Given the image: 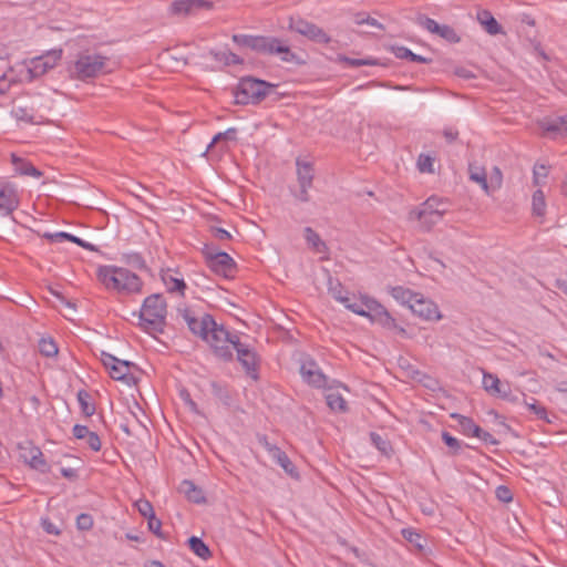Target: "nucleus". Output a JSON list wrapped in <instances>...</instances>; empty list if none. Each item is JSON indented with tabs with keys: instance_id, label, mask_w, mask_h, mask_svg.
<instances>
[{
	"instance_id": "a211bd4d",
	"label": "nucleus",
	"mask_w": 567,
	"mask_h": 567,
	"mask_svg": "<svg viewBox=\"0 0 567 567\" xmlns=\"http://www.w3.org/2000/svg\"><path fill=\"white\" fill-rule=\"evenodd\" d=\"M410 309L415 316L427 321H439L442 319L437 305L421 293H417L412 305H410Z\"/></svg>"
},
{
	"instance_id": "09e8293b",
	"label": "nucleus",
	"mask_w": 567,
	"mask_h": 567,
	"mask_svg": "<svg viewBox=\"0 0 567 567\" xmlns=\"http://www.w3.org/2000/svg\"><path fill=\"white\" fill-rule=\"evenodd\" d=\"M525 404L539 420L547 417L546 408L538 404L535 399H532V402L525 401Z\"/></svg>"
},
{
	"instance_id": "4d7b16f0",
	"label": "nucleus",
	"mask_w": 567,
	"mask_h": 567,
	"mask_svg": "<svg viewBox=\"0 0 567 567\" xmlns=\"http://www.w3.org/2000/svg\"><path fill=\"white\" fill-rule=\"evenodd\" d=\"M72 433L76 440H84L86 435L90 433V430L85 425L75 424L73 426Z\"/></svg>"
},
{
	"instance_id": "4468645a",
	"label": "nucleus",
	"mask_w": 567,
	"mask_h": 567,
	"mask_svg": "<svg viewBox=\"0 0 567 567\" xmlns=\"http://www.w3.org/2000/svg\"><path fill=\"white\" fill-rule=\"evenodd\" d=\"M416 23L430 33L436 34L449 43H458L461 41V37L454 28L447 24H440L434 19L424 14H419L416 17Z\"/></svg>"
},
{
	"instance_id": "2eb2a0df",
	"label": "nucleus",
	"mask_w": 567,
	"mask_h": 567,
	"mask_svg": "<svg viewBox=\"0 0 567 567\" xmlns=\"http://www.w3.org/2000/svg\"><path fill=\"white\" fill-rule=\"evenodd\" d=\"M19 449L21 451V457L25 464H28L31 468L39 471L40 473H49L50 466L44 458V455L40 447L34 445L32 442H25L24 444H20Z\"/></svg>"
},
{
	"instance_id": "39448f33",
	"label": "nucleus",
	"mask_w": 567,
	"mask_h": 567,
	"mask_svg": "<svg viewBox=\"0 0 567 567\" xmlns=\"http://www.w3.org/2000/svg\"><path fill=\"white\" fill-rule=\"evenodd\" d=\"M107 58L93 51L80 52L69 65L71 78L87 81L105 72Z\"/></svg>"
},
{
	"instance_id": "58836bf2",
	"label": "nucleus",
	"mask_w": 567,
	"mask_h": 567,
	"mask_svg": "<svg viewBox=\"0 0 567 567\" xmlns=\"http://www.w3.org/2000/svg\"><path fill=\"white\" fill-rule=\"evenodd\" d=\"M76 398L82 413L85 416H92L95 413V405L90 402V394L86 391L81 390L78 392Z\"/></svg>"
},
{
	"instance_id": "338daca9",
	"label": "nucleus",
	"mask_w": 567,
	"mask_h": 567,
	"mask_svg": "<svg viewBox=\"0 0 567 567\" xmlns=\"http://www.w3.org/2000/svg\"><path fill=\"white\" fill-rule=\"evenodd\" d=\"M61 474L63 477L69 478V480H74L78 476L76 471L71 467H62Z\"/></svg>"
},
{
	"instance_id": "f03ea898",
	"label": "nucleus",
	"mask_w": 567,
	"mask_h": 567,
	"mask_svg": "<svg viewBox=\"0 0 567 567\" xmlns=\"http://www.w3.org/2000/svg\"><path fill=\"white\" fill-rule=\"evenodd\" d=\"M233 41L239 47L265 55H279L284 62H299L298 56L290 50L286 41L276 37L234 34Z\"/></svg>"
},
{
	"instance_id": "5701e85b",
	"label": "nucleus",
	"mask_w": 567,
	"mask_h": 567,
	"mask_svg": "<svg viewBox=\"0 0 567 567\" xmlns=\"http://www.w3.org/2000/svg\"><path fill=\"white\" fill-rule=\"evenodd\" d=\"M43 237L51 243H60L62 240H69L70 243H74L78 246H80L89 251H96V247L93 244L85 241L82 238L76 237L72 234H69L66 231H58V233H53V234L45 233V234H43Z\"/></svg>"
},
{
	"instance_id": "20e7f679",
	"label": "nucleus",
	"mask_w": 567,
	"mask_h": 567,
	"mask_svg": "<svg viewBox=\"0 0 567 567\" xmlns=\"http://www.w3.org/2000/svg\"><path fill=\"white\" fill-rule=\"evenodd\" d=\"M99 278L107 289L118 292L136 293L143 286L137 275L123 267L102 266L99 269Z\"/></svg>"
},
{
	"instance_id": "7c9ffc66",
	"label": "nucleus",
	"mask_w": 567,
	"mask_h": 567,
	"mask_svg": "<svg viewBox=\"0 0 567 567\" xmlns=\"http://www.w3.org/2000/svg\"><path fill=\"white\" fill-rule=\"evenodd\" d=\"M390 293L398 302L410 308V305H412L419 292H414L411 289L404 288L402 286H396L390 288Z\"/></svg>"
},
{
	"instance_id": "e433bc0d",
	"label": "nucleus",
	"mask_w": 567,
	"mask_h": 567,
	"mask_svg": "<svg viewBox=\"0 0 567 567\" xmlns=\"http://www.w3.org/2000/svg\"><path fill=\"white\" fill-rule=\"evenodd\" d=\"M370 440L372 445L380 451L383 455L390 456L392 453V445L390 441L382 435L371 432L370 433Z\"/></svg>"
},
{
	"instance_id": "1a4fd4ad",
	"label": "nucleus",
	"mask_w": 567,
	"mask_h": 567,
	"mask_svg": "<svg viewBox=\"0 0 567 567\" xmlns=\"http://www.w3.org/2000/svg\"><path fill=\"white\" fill-rule=\"evenodd\" d=\"M101 361L103 365L109 370L112 379L123 381L126 384L135 383V377L131 370L135 368V364L127 360H121L113 354L102 351Z\"/></svg>"
},
{
	"instance_id": "052dcab7",
	"label": "nucleus",
	"mask_w": 567,
	"mask_h": 567,
	"mask_svg": "<svg viewBox=\"0 0 567 567\" xmlns=\"http://www.w3.org/2000/svg\"><path fill=\"white\" fill-rule=\"evenodd\" d=\"M443 136L445 137L447 143H453L458 137V131L454 127H445L443 130Z\"/></svg>"
},
{
	"instance_id": "412c9836",
	"label": "nucleus",
	"mask_w": 567,
	"mask_h": 567,
	"mask_svg": "<svg viewBox=\"0 0 567 567\" xmlns=\"http://www.w3.org/2000/svg\"><path fill=\"white\" fill-rule=\"evenodd\" d=\"M210 8L212 3L207 0H176L171 3L169 11L175 16H188Z\"/></svg>"
},
{
	"instance_id": "8fccbe9b",
	"label": "nucleus",
	"mask_w": 567,
	"mask_h": 567,
	"mask_svg": "<svg viewBox=\"0 0 567 567\" xmlns=\"http://www.w3.org/2000/svg\"><path fill=\"white\" fill-rule=\"evenodd\" d=\"M76 527L80 530H89L93 527V518L90 514H80L76 517Z\"/></svg>"
},
{
	"instance_id": "b1692460",
	"label": "nucleus",
	"mask_w": 567,
	"mask_h": 567,
	"mask_svg": "<svg viewBox=\"0 0 567 567\" xmlns=\"http://www.w3.org/2000/svg\"><path fill=\"white\" fill-rule=\"evenodd\" d=\"M297 181L299 187H312L315 178V169L310 162L301 161L297 158Z\"/></svg>"
},
{
	"instance_id": "0e129e2a",
	"label": "nucleus",
	"mask_w": 567,
	"mask_h": 567,
	"mask_svg": "<svg viewBox=\"0 0 567 567\" xmlns=\"http://www.w3.org/2000/svg\"><path fill=\"white\" fill-rule=\"evenodd\" d=\"M497 497L503 502H509L512 501V494L511 491L506 486H499L497 488Z\"/></svg>"
},
{
	"instance_id": "864d4df0",
	"label": "nucleus",
	"mask_w": 567,
	"mask_h": 567,
	"mask_svg": "<svg viewBox=\"0 0 567 567\" xmlns=\"http://www.w3.org/2000/svg\"><path fill=\"white\" fill-rule=\"evenodd\" d=\"M84 441L92 451L99 452L101 450V439L95 432L90 431Z\"/></svg>"
},
{
	"instance_id": "680f3d73",
	"label": "nucleus",
	"mask_w": 567,
	"mask_h": 567,
	"mask_svg": "<svg viewBox=\"0 0 567 567\" xmlns=\"http://www.w3.org/2000/svg\"><path fill=\"white\" fill-rule=\"evenodd\" d=\"M310 188L311 187H299V190L295 194V197L301 203H308L310 200Z\"/></svg>"
},
{
	"instance_id": "de8ad7c7",
	"label": "nucleus",
	"mask_w": 567,
	"mask_h": 567,
	"mask_svg": "<svg viewBox=\"0 0 567 567\" xmlns=\"http://www.w3.org/2000/svg\"><path fill=\"white\" fill-rule=\"evenodd\" d=\"M470 178L481 185V187L488 193V184L486 179V174L484 169L476 168L475 171H471Z\"/></svg>"
},
{
	"instance_id": "aec40b11",
	"label": "nucleus",
	"mask_w": 567,
	"mask_h": 567,
	"mask_svg": "<svg viewBox=\"0 0 567 567\" xmlns=\"http://www.w3.org/2000/svg\"><path fill=\"white\" fill-rule=\"evenodd\" d=\"M300 373L308 384L315 388H324L327 378L313 360H305L300 365Z\"/></svg>"
},
{
	"instance_id": "f704fd0d",
	"label": "nucleus",
	"mask_w": 567,
	"mask_h": 567,
	"mask_svg": "<svg viewBox=\"0 0 567 567\" xmlns=\"http://www.w3.org/2000/svg\"><path fill=\"white\" fill-rule=\"evenodd\" d=\"M188 545L190 550L202 559H208L212 556L208 546L199 537L192 536Z\"/></svg>"
},
{
	"instance_id": "423d86ee",
	"label": "nucleus",
	"mask_w": 567,
	"mask_h": 567,
	"mask_svg": "<svg viewBox=\"0 0 567 567\" xmlns=\"http://www.w3.org/2000/svg\"><path fill=\"white\" fill-rule=\"evenodd\" d=\"M62 58V50L54 49L18 65L19 82H32L53 69Z\"/></svg>"
},
{
	"instance_id": "0eeeda50",
	"label": "nucleus",
	"mask_w": 567,
	"mask_h": 567,
	"mask_svg": "<svg viewBox=\"0 0 567 567\" xmlns=\"http://www.w3.org/2000/svg\"><path fill=\"white\" fill-rule=\"evenodd\" d=\"M203 340L209 344L216 357L229 361L233 359V349L240 341V338L236 332H230L215 321V327L209 329Z\"/></svg>"
},
{
	"instance_id": "4be33fe9",
	"label": "nucleus",
	"mask_w": 567,
	"mask_h": 567,
	"mask_svg": "<svg viewBox=\"0 0 567 567\" xmlns=\"http://www.w3.org/2000/svg\"><path fill=\"white\" fill-rule=\"evenodd\" d=\"M162 281L169 293L185 295L187 288L184 279L176 276V271L172 269L163 270L161 274Z\"/></svg>"
},
{
	"instance_id": "7ed1b4c3",
	"label": "nucleus",
	"mask_w": 567,
	"mask_h": 567,
	"mask_svg": "<svg viewBox=\"0 0 567 567\" xmlns=\"http://www.w3.org/2000/svg\"><path fill=\"white\" fill-rule=\"evenodd\" d=\"M276 87L277 84L254 76H244L233 89L234 102L237 105H257L275 92Z\"/></svg>"
},
{
	"instance_id": "603ef678",
	"label": "nucleus",
	"mask_w": 567,
	"mask_h": 567,
	"mask_svg": "<svg viewBox=\"0 0 567 567\" xmlns=\"http://www.w3.org/2000/svg\"><path fill=\"white\" fill-rule=\"evenodd\" d=\"M148 529L155 534L157 537L164 539L165 536L162 533V522L154 515L147 518Z\"/></svg>"
},
{
	"instance_id": "79ce46f5",
	"label": "nucleus",
	"mask_w": 567,
	"mask_h": 567,
	"mask_svg": "<svg viewBox=\"0 0 567 567\" xmlns=\"http://www.w3.org/2000/svg\"><path fill=\"white\" fill-rule=\"evenodd\" d=\"M122 260L130 267L138 270L146 269V262L138 252L124 254Z\"/></svg>"
},
{
	"instance_id": "c756f323",
	"label": "nucleus",
	"mask_w": 567,
	"mask_h": 567,
	"mask_svg": "<svg viewBox=\"0 0 567 567\" xmlns=\"http://www.w3.org/2000/svg\"><path fill=\"white\" fill-rule=\"evenodd\" d=\"M12 164L14 166V172L19 175L32 176L35 178H39L42 175V173L30 162L19 158L16 155H12Z\"/></svg>"
},
{
	"instance_id": "69168bd1",
	"label": "nucleus",
	"mask_w": 567,
	"mask_h": 567,
	"mask_svg": "<svg viewBox=\"0 0 567 567\" xmlns=\"http://www.w3.org/2000/svg\"><path fill=\"white\" fill-rule=\"evenodd\" d=\"M215 252H221L220 250H218L214 245H208L206 244L203 248V255L205 257V260H206V264L209 262L210 260V256L214 255Z\"/></svg>"
},
{
	"instance_id": "a878e982",
	"label": "nucleus",
	"mask_w": 567,
	"mask_h": 567,
	"mask_svg": "<svg viewBox=\"0 0 567 567\" xmlns=\"http://www.w3.org/2000/svg\"><path fill=\"white\" fill-rule=\"evenodd\" d=\"M451 417L457 422L461 432L466 436L475 437V435L481 432V427L468 416L453 413Z\"/></svg>"
},
{
	"instance_id": "c03bdc74",
	"label": "nucleus",
	"mask_w": 567,
	"mask_h": 567,
	"mask_svg": "<svg viewBox=\"0 0 567 567\" xmlns=\"http://www.w3.org/2000/svg\"><path fill=\"white\" fill-rule=\"evenodd\" d=\"M434 158L426 154H421L417 158V168L421 173L434 172Z\"/></svg>"
},
{
	"instance_id": "13d9d810",
	"label": "nucleus",
	"mask_w": 567,
	"mask_h": 567,
	"mask_svg": "<svg viewBox=\"0 0 567 567\" xmlns=\"http://www.w3.org/2000/svg\"><path fill=\"white\" fill-rule=\"evenodd\" d=\"M486 444L497 445L498 441L488 432L481 429V432L475 435Z\"/></svg>"
},
{
	"instance_id": "f257e3e1",
	"label": "nucleus",
	"mask_w": 567,
	"mask_h": 567,
	"mask_svg": "<svg viewBox=\"0 0 567 567\" xmlns=\"http://www.w3.org/2000/svg\"><path fill=\"white\" fill-rule=\"evenodd\" d=\"M329 293L348 310L353 313L368 318L372 323L382 328L395 331L401 336L406 333L405 329L396 323V320L390 312L374 298L362 295L359 298H350L344 291L339 280L329 279Z\"/></svg>"
},
{
	"instance_id": "473e14b6",
	"label": "nucleus",
	"mask_w": 567,
	"mask_h": 567,
	"mask_svg": "<svg viewBox=\"0 0 567 567\" xmlns=\"http://www.w3.org/2000/svg\"><path fill=\"white\" fill-rule=\"evenodd\" d=\"M558 122V116L553 120L545 118L540 122V127L544 132L548 133L553 137H566L567 132H565L563 128L564 126Z\"/></svg>"
},
{
	"instance_id": "6e6d98bb",
	"label": "nucleus",
	"mask_w": 567,
	"mask_h": 567,
	"mask_svg": "<svg viewBox=\"0 0 567 567\" xmlns=\"http://www.w3.org/2000/svg\"><path fill=\"white\" fill-rule=\"evenodd\" d=\"M41 526L47 534L58 536L61 533L60 528L49 518H41Z\"/></svg>"
},
{
	"instance_id": "5fc2aeb1",
	"label": "nucleus",
	"mask_w": 567,
	"mask_h": 567,
	"mask_svg": "<svg viewBox=\"0 0 567 567\" xmlns=\"http://www.w3.org/2000/svg\"><path fill=\"white\" fill-rule=\"evenodd\" d=\"M210 233L213 237L219 241H227L231 239L230 233L220 227H212Z\"/></svg>"
},
{
	"instance_id": "f3484780",
	"label": "nucleus",
	"mask_w": 567,
	"mask_h": 567,
	"mask_svg": "<svg viewBox=\"0 0 567 567\" xmlns=\"http://www.w3.org/2000/svg\"><path fill=\"white\" fill-rule=\"evenodd\" d=\"M483 389L492 396L503 400L515 401L516 398L512 396V390L508 382H502L497 375L483 372L482 380Z\"/></svg>"
},
{
	"instance_id": "c85d7f7f",
	"label": "nucleus",
	"mask_w": 567,
	"mask_h": 567,
	"mask_svg": "<svg viewBox=\"0 0 567 567\" xmlns=\"http://www.w3.org/2000/svg\"><path fill=\"white\" fill-rule=\"evenodd\" d=\"M401 534L406 542L414 546L417 553L422 554L424 551L426 547V539L422 534L411 527L403 528Z\"/></svg>"
},
{
	"instance_id": "774afa93",
	"label": "nucleus",
	"mask_w": 567,
	"mask_h": 567,
	"mask_svg": "<svg viewBox=\"0 0 567 567\" xmlns=\"http://www.w3.org/2000/svg\"><path fill=\"white\" fill-rule=\"evenodd\" d=\"M221 136L226 140H235L237 130L235 127H230L226 130L225 132H220Z\"/></svg>"
},
{
	"instance_id": "e2e57ef3",
	"label": "nucleus",
	"mask_w": 567,
	"mask_h": 567,
	"mask_svg": "<svg viewBox=\"0 0 567 567\" xmlns=\"http://www.w3.org/2000/svg\"><path fill=\"white\" fill-rule=\"evenodd\" d=\"M547 167L545 165H539L534 168V184L539 185V177L547 176Z\"/></svg>"
},
{
	"instance_id": "393cba45",
	"label": "nucleus",
	"mask_w": 567,
	"mask_h": 567,
	"mask_svg": "<svg viewBox=\"0 0 567 567\" xmlns=\"http://www.w3.org/2000/svg\"><path fill=\"white\" fill-rule=\"evenodd\" d=\"M178 489L189 502L202 504L206 501L203 489L189 480H184Z\"/></svg>"
},
{
	"instance_id": "6ab92c4d",
	"label": "nucleus",
	"mask_w": 567,
	"mask_h": 567,
	"mask_svg": "<svg viewBox=\"0 0 567 567\" xmlns=\"http://www.w3.org/2000/svg\"><path fill=\"white\" fill-rule=\"evenodd\" d=\"M207 266L213 272L225 278H233L236 274V262L225 251L212 255Z\"/></svg>"
},
{
	"instance_id": "c9c22d12",
	"label": "nucleus",
	"mask_w": 567,
	"mask_h": 567,
	"mask_svg": "<svg viewBox=\"0 0 567 567\" xmlns=\"http://www.w3.org/2000/svg\"><path fill=\"white\" fill-rule=\"evenodd\" d=\"M326 401L328 406L336 412H346L347 411V402L343 396L338 392H328L326 394Z\"/></svg>"
},
{
	"instance_id": "bb28decb",
	"label": "nucleus",
	"mask_w": 567,
	"mask_h": 567,
	"mask_svg": "<svg viewBox=\"0 0 567 567\" xmlns=\"http://www.w3.org/2000/svg\"><path fill=\"white\" fill-rule=\"evenodd\" d=\"M208 54L216 61V62H219V63H223L224 65L228 66V65H237V64H243L244 63V60L238 56L237 54L228 51V50H215V49H212L208 51Z\"/></svg>"
},
{
	"instance_id": "a18cd8bd",
	"label": "nucleus",
	"mask_w": 567,
	"mask_h": 567,
	"mask_svg": "<svg viewBox=\"0 0 567 567\" xmlns=\"http://www.w3.org/2000/svg\"><path fill=\"white\" fill-rule=\"evenodd\" d=\"M135 506L138 513L145 518H150L155 515L153 505L147 499H138L135 503Z\"/></svg>"
},
{
	"instance_id": "9d476101",
	"label": "nucleus",
	"mask_w": 567,
	"mask_h": 567,
	"mask_svg": "<svg viewBox=\"0 0 567 567\" xmlns=\"http://www.w3.org/2000/svg\"><path fill=\"white\" fill-rule=\"evenodd\" d=\"M447 202L436 196L429 197L417 210L416 217L420 221L432 227L437 224L447 213Z\"/></svg>"
},
{
	"instance_id": "ddd939ff",
	"label": "nucleus",
	"mask_w": 567,
	"mask_h": 567,
	"mask_svg": "<svg viewBox=\"0 0 567 567\" xmlns=\"http://www.w3.org/2000/svg\"><path fill=\"white\" fill-rule=\"evenodd\" d=\"M20 205V196L16 184L0 178V214L10 216Z\"/></svg>"
},
{
	"instance_id": "cd10ccee",
	"label": "nucleus",
	"mask_w": 567,
	"mask_h": 567,
	"mask_svg": "<svg viewBox=\"0 0 567 567\" xmlns=\"http://www.w3.org/2000/svg\"><path fill=\"white\" fill-rule=\"evenodd\" d=\"M477 20L485 28V31L491 35H496L502 32V27L497 22V20L493 17V14L483 10L477 13Z\"/></svg>"
},
{
	"instance_id": "6e6552de",
	"label": "nucleus",
	"mask_w": 567,
	"mask_h": 567,
	"mask_svg": "<svg viewBox=\"0 0 567 567\" xmlns=\"http://www.w3.org/2000/svg\"><path fill=\"white\" fill-rule=\"evenodd\" d=\"M166 301L159 293H154L145 298L140 312L142 324L146 329L162 332L166 319Z\"/></svg>"
},
{
	"instance_id": "49530a36",
	"label": "nucleus",
	"mask_w": 567,
	"mask_h": 567,
	"mask_svg": "<svg viewBox=\"0 0 567 567\" xmlns=\"http://www.w3.org/2000/svg\"><path fill=\"white\" fill-rule=\"evenodd\" d=\"M442 440L452 450L453 454H457L461 451V441L452 436L449 432H442Z\"/></svg>"
},
{
	"instance_id": "4c0bfd02",
	"label": "nucleus",
	"mask_w": 567,
	"mask_h": 567,
	"mask_svg": "<svg viewBox=\"0 0 567 567\" xmlns=\"http://www.w3.org/2000/svg\"><path fill=\"white\" fill-rule=\"evenodd\" d=\"M533 214L538 217H544L546 213V200L542 189H537L532 198Z\"/></svg>"
},
{
	"instance_id": "2f4dec72",
	"label": "nucleus",
	"mask_w": 567,
	"mask_h": 567,
	"mask_svg": "<svg viewBox=\"0 0 567 567\" xmlns=\"http://www.w3.org/2000/svg\"><path fill=\"white\" fill-rule=\"evenodd\" d=\"M305 239L307 244L318 254L327 251L326 243L320 238L319 234L311 227L305 228Z\"/></svg>"
},
{
	"instance_id": "ea45409f",
	"label": "nucleus",
	"mask_w": 567,
	"mask_h": 567,
	"mask_svg": "<svg viewBox=\"0 0 567 567\" xmlns=\"http://www.w3.org/2000/svg\"><path fill=\"white\" fill-rule=\"evenodd\" d=\"M39 351L47 358H52L58 354L59 349L52 338H41L39 340Z\"/></svg>"
},
{
	"instance_id": "bf43d9fd",
	"label": "nucleus",
	"mask_w": 567,
	"mask_h": 567,
	"mask_svg": "<svg viewBox=\"0 0 567 567\" xmlns=\"http://www.w3.org/2000/svg\"><path fill=\"white\" fill-rule=\"evenodd\" d=\"M17 81H19V78L17 79ZM13 82H16L14 79L8 80L7 73H3L0 76V94H6Z\"/></svg>"
},
{
	"instance_id": "dca6fc26",
	"label": "nucleus",
	"mask_w": 567,
	"mask_h": 567,
	"mask_svg": "<svg viewBox=\"0 0 567 567\" xmlns=\"http://www.w3.org/2000/svg\"><path fill=\"white\" fill-rule=\"evenodd\" d=\"M237 352V360L240 362L246 373L254 380L258 379L259 358L248 344L241 343L240 341L234 348Z\"/></svg>"
},
{
	"instance_id": "3c124183",
	"label": "nucleus",
	"mask_w": 567,
	"mask_h": 567,
	"mask_svg": "<svg viewBox=\"0 0 567 567\" xmlns=\"http://www.w3.org/2000/svg\"><path fill=\"white\" fill-rule=\"evenodd\" d=\"M259 444L268 452V454L274 458L277 453L281 450L277 445L270 443L266 435L258 436Z\"/></svg>"
},
{
	"instance_id": "37998d69",
	"label": "nucleus",
	"mask_w": 567,
	"mask_h": 567,
	"mask_svg": "<svg viewBox=\"0 0 567 567\" xmlns=\"http://www.w3.org/2000/svg\"><path fill=\"white\" fill-rule=\"evenodd\" d=\"M338 60L351 68H360L363 65H374L375 64V61L373 59H352V58H348L346 55H340L338 58Z\"/></svg>"
},
{
	"instance_id": "72a5a7b5",
	"label": "nucleus",
	"mask_w": 567,
	"mask_h": 567,
	"mask_svg": "<svg viewBox=\"0 0 567 567\" xmlns=\"http://www.w3.org/2000/svg\"><path fill=\"white\" fill-rule=\"evenodd\" d=\"M392 51L395 58L398 59H408L416 63H430L432 61L429 58L413 53L410 49L405 47H393Z\"/></svg>"
},
{
	"instance_id": "a19ab883",
	"label": "nucleus",
	"mask_w": 567,
	"mask_h": 567,
	"mask_svg": "<svg viewBox=\"0 0 567 567\" xmlns=\"http://www.w3.org/2000/svg\"><path fill=\"white\" fill-rule=\"evenodd\" d=\"M272 460L281 466L287 474L291 476L297 474L293 463L282 450H280Z\"/></svg>"
},
{
	"instance_id": "f8f14e48",
	"label": "nucleus",
	"mask_w": 567,
	"mask_h": 567,
	"mask_svg": "<svg viewBox=\"0 0 567 567\" xmlns=\"http://www.w3.org/2000/svg\"><path fill=\"white\" fill-rule=\"evenodd\" d=\"M178 315L184 319L188 329L195 336L204 339L212 327H215V320L213 316L205 313L200 318H197L195 313L187 307L178 308Z\"/></svg>"
},
{
	"instance_id": "9b49d317",
	"label": "nucleus",
	"mask_w": 567,
	"mask_h": 567,
	"mask_svg": "<svg viewBox=\"0 0 567 567\" xmlns=\"http://www.w3.org/2000/svg\"><path fill=\"white\" fill-rule=\"evenodd\" d=\"M288 28L316 43L328 44L331 41L323 29L301 18H290Z\"/></svg>"
}]
</instances>
